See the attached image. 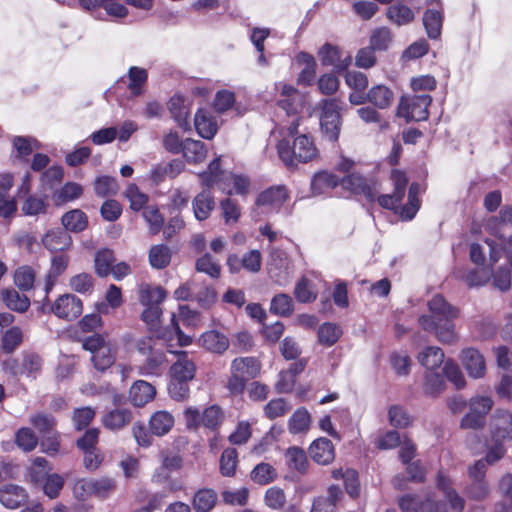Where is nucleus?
Listing matches in <instances>:
<instances>
[{
	"label": "nucleus",
	"instance_id": "a878e982",
	"mask_svg": "<svg viewBox=\"0 0 512 512\" xmlns=\"http://www.w3.org/2000/svg\"><path fill=\"white\" fill-rule=\"evenodd\" d=\"M419 190V184L412 183L408 190L407 203L401 207L399 203L398 207L394 209V211L399 214L402 220L410 221L416 216L420 208V200L418 198Z\"/></svg>",
	"mask_w": 512,
	"mask_h": 512
},
{
	"label": "nucleus",
	"instance_id": "4468645a",
	"mask_svg": "<svg viewBox=\"0 0 512 512\" xmlns=\"http://www.w3.org/2000/svg\"><path fill=\"white\" fill-rule=\"evenodd\" d=\"M250 188V179L243 174H235L232 172L223 175L219 185V189L227 195H240L244 196L248 193Z\"/></svg>",
	"mask_w": 512,
	"mask_h": 512
},
{
	"label": "nucleus",
	"instance_id": "e433bc0d",
	"mask_svg": "<svg viewBox=\"0 0 512 512\" xmlns=\"http://www.w3.org/2000/svg\"><path fill=\"white\" fill-rule=\"evenodd\" d=\"M166 297L163 288L141 284L139 287V301L144 306L159 305Z\"/></svg>",
	"mask_w": 512,
	"mask_h": 512
},
{
	"label": "nucleus",
	"instance_id": "7c9ffc66",
	"mask_svg": "<svg viewBox=\"0 0 512 512\" xmlns=\"http://www.w3.org/2000/svg\"><path fill=\"white\" fill-rule=\"evenodd\" d=\"M168 109L172 115V118L180 128L184 130H188L190 128L188 121L189 110L181 96L175 95L171 97L168 103Z\"/></svg>",
	"mask_w": 512,
	"mask_h": 512
},
{
	"label": "nucleus",
	"instance_id": "69168bd1",
	"mask_svg": "<svg viewBox=\"0 0 512 512\" xmlns=\"http://www.w3.org/2000/svg\"><path fill=\"white\" fill-rule=\"evenodd\" d=\"M116 488V481L112 477L103 476L100 478H93V496L106 499Z\"/></svg>",
	"mask_w": 512,
	"mask_h": 512
},
{
	"label": "nucleus",
	"instance_id": "aec40b11",
	"mask_svg": "<svg viewBox=\"0 0 512 512\" xmlns=\"http://www.w3.org/2000/svg\"><path fill=\"white\" fill-rule=\"evenodd\" d=\"M12 147L14 158L26 162L34 150L40 149L41 144L31 136H13Z\"/></svg>",
	"mask_w": 512,
	"mask_h": 512
},
{
	"label": "nucleus",
	"instance_id": "49530a36",
	"mask_svg": "<svg viewBox=\"0 0 512 512\" xmlns=\"http://www.w3.org/2000/svg\"><path fill=\"white\" fill-rule=\"evenodd\" d=\"M149 263L155 269L167 267L171 261V250L164 244L154 245L149 250Z\"/></svg>",
	"mask_w": 512,
	"mask_h": 512
},
{
	"label": "nucleus",
	"instance_id": "c85d7f7f",
	"mask_svg": "<svg viewBox=\"0 0 512 512\" xmlns=\"http://www.w3.org/2000/svg\"><path fill=\"white\" fill-rule=\"evenodd\" d=\"M200 343L205 349L219 354L226 351L229 347L228 338L216 330L203 333L200 337Z\"/></svg>",
	"mask_w": 512,
	"mask_h": 512
},
{
	"label": "nucleus",
	"instance_id": "f8f14e48",
	"mask_svg": "<svg viewBox=\"0 0 512 512\" xmlns=\"http://www.w3.org/2000/svg\"><path fill=\"white\" fill-rule=\"evenodd\" d=\"M82 301L75 295L60 296L52 306L53 313L62 319L73 320L82 313Z\"/></svg>",
	"mask_w": 512,
	"mask_h": 512
},
{
	"label": "nucleus",
	"instance_id": "bb28decb",
	"mask_svg": "<svg viewBox=\"0 0 512 512\" xmlns=\"http://www.w3.org/2000/svg\"><path fill=\"white\" fill-rule=\"evenodd\" d=\"M290 263L285 254L275 251L271 254L270 273L279 284H285L289 280Z\"/></svg>",
	"mask_w": 512,
	"mask_h": 512
},
{
	"label": "nucleus",
	"instance_id": "0e129e2a",
	"mask_svg": "<svg viewBox=\"0 0 512 512\" xmlns=\"http://www.w3.org/2000/svg\"><path fill=\"white\" fill-rule=\"evenodd\" d=\"M195 268L198 272L205 273L212 278H218L221 272L219 262L208 253L197 259Z\"/></svg>",
	"mask_w": 512,
	"mask_h": 512
},
{
	"label": "nucleus",
	"instance_id": "c03bdc74",
	"mask_svg": "<svg viewBox=\"0 0 512 512\" xmlns=\"http://www.w3.org/2000/svg\"><path fill=\"white\" fill-rule=\"evenodd\" d=\"M83 193V188L76 182H67L53 195L54 202L62 205L78 199Z\"/></svg>",
	"mask_w": 512,
	"mask_h": 512
},
{
	"label": "nucleus",
	"instance_id": "37998d69",
	"mask_svg": "<svg viewBox=\"0 0 512 512\" xmlns=\"http://www.w3.org/2000/svg\"><path fill=\"white\" fill-rule=\"evenodd\" d=\"M228 172H224L220 169V157L215 158L208 165L207 170L199 174L201 184L207 188L217 184L220 185L221 178L223 175H227Z\"/></svg>",
	"mask_w": 512,
	"mask_h": 512
},
{
	"label": "nucleus",
	"instance_id": "774afa93",
	"mask_svg": "<svg viewBox=\"0 0 512 512\" xmlns=\"http://www.w3.org/2000/svg\"><path fill=\"white\" fill-rule=\"evenodd\" d=\"M310 424V414L304 408L296 410L289 419V430L293 434L304 432Z\"/></svg>",
	"mask_w": 512,
	"mask_h": 512
},
{
	"label": "nucleus",
	"instance_id": "e2e57ef3",
	"mask_svg": "<svg viewBox=\"0 0 512 512\" xmlns=\"http://www.w3.org/2000/svg\"><path fill=\"white\" fill-rule=\"evenodd\" d=\"M48 203L44 197L36 195H29L22 204V212L26 216H37L45 214L47 211Z\"/></svg>",
	"mask_w": 512,
	"mask_h": 512
},
{
	"label": "nucleus",
	"instance_id": "a211bd4d",
	"mask_svg": "<svg viewBox=\"0 0 512 512\" xmlns=\"http://www.w3.org/2000/svg\"><path fill=\"white\" fill-rule=\"evenodd\" d=\"M494 437L512 439V411L497 409L492 417Z\"/></svg>",
	"mask_w": 512,
	"mask_h": 512
},
{
	"label": "nucleus",
	"instance_id": "412c9836",
	"mask_svg": "<svg viewBox=\"0 0 512 512\" xmlns=\"http://www.w3.org/2000/svg\"><path fill=\"white\" fill-rule=\"evenodd\" d=\"M194 125L197 133L204 139H212L217 133V122L206 109H199L195 114Z\"/></svg>",
	"mask_w": 512,
	"mask_h": 512
},
{
	"label": "nucleus",
	"instance_id": "f257e3e1",
	"mask_svg": "<svg viewBox=\"0 0 512 512\" xmlns=\"http://www.w3.org/2000/svg\"><path fill=\"white\" fill-rule=\"evenodd\" d=\"M390 181L393 185V192L383 195H378L379 190L374 180L356 173L344 177L341 180V186L355 195L364 196L370 202L377 200L378 204L384 209L394 210L405 196L408 179L404 172L393 169L390 174Z\"/></svg>",
	"mask_w": 512,
	"mask_h": 512
},
{
	"label": "nucleus",
	"instance_id": "2f4dec72",
	"mask_svg": "<svg viewBox=\"0 0 512 512\" xmlns=\"http://www.w3.org/2000/svg\"><path fill=\"white\" fill-rule=\"evenodd\" d=\"M173 425V415L164 410L155 412L149 420L150 431L156 436L167 434L172 429Z\"/></svg>",
	"mask_w": 512,
	"mask_h": 512
},
{
	"label": "nucleus",
	"instance_id": "338daca9",
	"mask_svg": "<svg viewBox=\"0 0 512 512\" xmlns=\"http://www.w3.org/2000/svg\"><path fill=\"white\" fill-rule=\"evenodd\" d=\"M35 281V273L29 266H21L14 273V283L22 291L30 290Z\"/></svg>",
	"mask_w": 512,
	"mask_h": 512
},
{
	"label": "nucleus",
	"instance_id": "8fccbe9b",
	"mask_svg": "<svg viewBox=\"0 0 512 512\" xmlns=\"http://www.w3.org/2000/svg\"><path fill=\"white\" fill-rule=\"evenodd\" d=\"M424 392L432 397L438 396L445 389V379L442 372L427 370L424 382Z\"/></svg>",
	"mask_w": 512,
	"mask_h": 512
},
{
	"label": "nucleus",
	"instance_id": "3c124183",
	"mask_svg": "<svg viewBox=\"0 0 512 512\" xmlns=\"http://www.w3.org/2000/svg\"><path fill=\"white\" fill-rule=\"evenodd\" d=\"M358 117L366 124H375L381 131L389 128V121L385 119L374 107L365 106L357 109Z\"/></svg>",
	"mask_w": 512,
	"mask_h": 512
},
{
	"label": "nucleus",
	"instance_id": "09e8293b",
	"mask_svg": "<svg viewBox=\"0 0 512 512\" xmlns=\"http://www.w3.org/2000/svg\"><path fill=\"white\" fill-rule=\"evenodd\" d=\"M285 461L290 469L304 473L307 468L308 460L306 453L299 447H290L285 452Z\"/></svg>",
	"mask_w": 512,
	"mask_h": 512
},
{
	"label": "nucleus",
	"instance_id": "6e6d98bb",
	"mask_svg": "<svg viewBox=\"0 0 512 512\" xmlns=\"http://www.w3.org/2000/svg\"><path fill=\"white\" fill-rule=\"evenodd\" d=\"M93 366L98 371H105L115 362V352L111 345L102 346L99 351L91 356Z\"/></svg>",
	"mask_w": 512,
	"mask_h": 512
},
{
	"label": "nucleus",
	"instance_id": "2eb2a0df",
	"mask_svg": "<svg viewBox=\"0 0 512 512\" xmlns=\"http://www.w3.org/2000/svg\"><path fill=\"white\" fill-rule=\"evenodd\" d=\"M287 199V191L283 186L270 187L261 192L255 201L256 206L263 207L266 210H276Z\"/></svg>",
	"mask_w": 512,
	"mask_h": 512
},
{
	"label": "nucleus",
	"instance_id": "4be33fe9",
	"mask_svg": "<svg viewBox=\"0 0 512 512\" xmlns=\"http://www.w3.org/2000/svg\"><path fill=\"white\" fill-rule=\"evenodd\" d=\"M155 394L156 390L153 385L144 380H138L131 386L129 398L134 406L142 407L153 400Z\"/></svg>",
	"mask_w": 512,
	"mask_h": 512
},
{
	"label": "nucleus",
	"instance_id": "72a5a7b5",
	"mask_svg": "<svg viewBox=\"0 0 512 512\" xmlns=\"http://www.w3.org/2000/svg\"><path fill=\"white\" fill-rule=\"evenodd\" d=\"M443 15L439 9H427L423 15V25L430 39H437L441 35Z\"/></svg>",
	"mask_w": 512,
	"mask_h": 512
},
{
	"label": "nucleus",
	"instance_id": "423d86ee",
	"mask_svg": "<svg viewBox=\"0 0 512 512\" xmlns=\"http://www.w3.org/2000/svg\"><path fill=\"white\" fill-rule=\"evenodd\" d=\"M318 107L321 132L328 140L336 141L342 126L340 101L336 98L323 99Z\"/></svg>",
	"mask_w": 512,
	"mask_h": 512
},
{
	"label": "nucleus",
	"instance_id": "cd10ccee",
	"mask_svg": "<svg viewBox=\"0 0 512 512\" xmlns=\"http://www.w3.org/2000/svg\"><path fill=\"white\" fill-rule=\"evenodd\" d=\"M368 102L378 109H387L394 100L393 91L385 85H375L367 92Z\"/></svg>",
	"mask_w": 512,
	"mask_h": 512
},
{
	"label": "nucleus",
	"instance_id": "f3484780",
	"mask_svg": "<svg viewBox=\"0 0 512 512\" xmlns=\"http://www.w3.org/2000/svg\"><path fill=\"white\" fill-rule=\"evenodd\" d=\"M214 207V196L209 188L203 189L192 200L193 213L198 221H204L209 218L211 212L214 210Z\"/></svg>",
	"mask_w": 512,
	"mask_h": 512
},
{
	"label": "nucleus",
	"instance_id": "4c0bfd02",
	"mask_svg": "<svg viewBox=\"0 0 512 512\" xmlns=\"http://www.w3.org/2000/svg\"><path fill=\"white\" fill-rule=\"evenodd\" d=\"M386 16L397 26L407 25L415 18L412 9L404 4L391 5L386 11Z\"/></svg>",
	"mask_w": 512,
	"mask_h": 512
},
{
	"label": "nucleus",
	"instance_id": "b1692460",
	"mask_svg": "<svg viewBox=\"0 0 512 512\" xmlns=\"http://www.w3.org/2000/svg\"><path fill=\"white\" fill-rule=\"evenodd\" d=\"M42 243L49 251L56 252L67 249L71 245L72 239L66 230L57 228L48 231L42 237Z\"/></svg>",
	"mask_w": 512,
	"mask_h": 512
},
{
	"label": "nucleus",
	"instance_id": "4d7b16f0",
	"mask_svg": "<svg viewBox=\"0 0 512 512\" xmlns=\"http://www.w3.org/2000/svg\"><path fill=\"white\" fill-rule=\"evenodd\" d=\"M131 420V413L127 409H115L110 411L103 419L104 426L111 430H118L127 425Z\"/></svg>",
	"mask_w": 512,
	"mask_h": 512
},
{
	"label": "nucleus",
	"instance_id": "79ce46f5",
	"mask_svg": "<svg viewBox=\"0 0 512 512\" xmlns=\"http://www.w3.org/2000/svg\"><path fill=\"white\" fill-rule=\"evenodd\" d=\"M2 301L9 309L18 313L25 312L30 306L29 298L14 289L2 292Z\"/></svg>",
	"mask_w": 512,
	"mask_h": 512
},
{
	"label": "nucleus",
	"instance_id": "f704fd0d",
	"mask_svg": "<svg viewBox=\"0 0 512 512\" xmlns=\"http://www.w3.org/2000/svg\"><path fill=\"white\" fill-rule=\"evenodd\" d=\"M504 440L501 437H494L493 433H491V438L486 442V455L482 459L486 467L487 465L495 464L504 457L506 453V448L503 444Z\"/></svg>",
	"mask_w": 512,
	"mask_h": 512
},
{
	"label": "nucleus",
	"instance_id": "58836bf2",
	"mask_svg": "<svg viewBox=\"0 0 512 512\" xmlns=\"http://www.w3.org/2000/svg\"><path fill=\"white\" fill-rule=\"evenodd\" d=\"M487 225L490 230H495L494 233L498 238H503L504 229L509 225L512 226V207H502L499 215L491 217Z\"/></svg>",
	"mask_w": 512,
	"mask_h": 512
},
{
	"label": "nucleus",
	"instance_id": "9b49d317",
	"mask_svg": "<svg viewBox=\"0 0 512 512\" xmlns=\"http://www.w3.org/2000/svg\"><path fill=\"white\" fill-rule=\"evenodd\" d=\"M318 56L323 66H332L337 71L346 70L352 62V58L349 54L344 56L338 46L330 43H325L319 49Z\"/></svg>",
	"mask_w": 512,
	"mask_h": 512
},
{
	"label": "nucleus",
	"instance_id": "20e7f679",
	"mask_svg": "<svg viewBox=\"0 0 512 512\" xmlns=\"http://www.w3.org/2000/svg\"><path fill=\"white\" fill-rule=\"evenodd\" d=\"M138 352L145 356V360L138 366V373L142 376H159L168 363L165 352L156 348V340L152 337L137 341Z\"/></svg>",
	"mask_w": 512,
	"mask_h": 512
},
{
	"label": "nucleus",
	"instance_id": "de8ad7c7",
	"mask_svg": "<svg viewBox=\"0 0 512 512\" xmlns=\"http://www.w3.org/2000/svg\"><path fill=\"white\" fill-rule=\"evenodd\" d=\"M317 334L319 343L330 347L339 340L342 335V329L335 323L326 322L320 325Z\"/></svg>",
	"mask_w": 512,
	"mask_h": 512
},
{
	"label": "nucleus",
	"instance_id": "473e14b6",
	"mask_svg": "<svg viewBox=\"0 0 512 512\" xmlns=\"http://www.w3.org/2000/svg\"><path fill=\"white\" fill-rule=\"evenodd\" d=\"M26 498L25 490L18 485L7 484L2 487V505L7 508H18Z\"/></svg>",
	"mask_w": 512,
	"mask_h": 512
},
{
	"label": "nucleus",
	"instance_id": "39448f33",
	"mask_svg": "<svg viewBox=\"0 0 512 512\" xmlns=\"http://www.w3.org/2000/svg\"><path fill=\"white\" fill-rule=\"evenodd\" d=\"M280 90V98L277 101L278 109L285 113L288 117H292L290 125L287 130L290 135L297 132L299 126L298 114L301 112L304 105L303 95L293 86L288 84L279 83L276 85Z\"/></svg>",
	"mask_w": 512,
	"mask_h": 512
},
{
	"label": "nucleus",
	"instance_id": "c9c22d12",
	"mask_svg": "<svg viewBox=\"0 0 512 512\" xmlns=\"http://www.w3.org/2000/svg\"><path fill=\"white\" fill-rule=\"evenodd\" d=\"M182 152L186 160L190 163L202 162L207 155L206 146L202 141L189 138L183 141Z\"/></svg>",
	"mask_w": 512,
	"mask_h": 512
},
{
	"label": "nucleus",
	"instance_id": "864d4df0",
	"mask_svg": "<svg viewBox=\"0 0 512 512\" xmlns=\"http://www.w3.org/2000/svg\"><path fill=\"white\" fill-rule=\"evenodd\" d=\"M217 494L211 489L199 490L193 499V508L196 512H209L216 504Z\"/></svg>",
	"mask_w": 512,
	"mask_h": 512
},
{
	"label": "nucleus",
	"instance_id": "9d476101",
	"mask_svg": "<svg viewBox=\"0 0 512 512\" xmlns=\"http://www.w3.org/2000/svg\"><path fill=\"white\" fill-rule=\"evenodd\" d=\"M185 169V163L181 159H172L168 162H160L151 167L148 179L154 184L159 185L166 179H174Z\"/></svg>",
	"mask_w": 512,
	"mask_h": 512
},
{
	"label": "nucleus",
	"instance_id": "603ef678",
	"mask_svg": "<svg viewBox=\"0 0 512 512\" xmlns=\"http://www.w3.org/2000/svg\"><path fill=\"white\" fill-rule=\"evenodd\" d=\"M221 216L226 225L236 224L241 217V208L238 202L231 198L220 201Z\"/></svg>",
	"mask_w": 512,
	"mask_h": 512
},
{
	"label": "nucleus",
	"instance_id": "13d9d810",
	"mask_svg": "<svg viewBox=\"0 0 512 512\" xmlns=\"http://www.w3.org/2000/svg\"><path fill=\"white\" fill-rule=\"evenodd\" d=\"M125 197L130 203V208L136 212L144 210L149 200L148 195L140 191L139 187L134 183L127 186Z\"/></svg>",
	"mask_w": 512,
	"mask_h": 512
},
{
	"label": "nucleus",
	"instance_id": "7ed1b4c3",
	"mask_svg": "<svg viewBox=\"0 0 512 512\" xmlns=\"http://www.w3.org/2000/svg\"><path fill=\"white\" fill-rule=\"evenodd\" d=\"M277 151L279 158L286 166H294L297 162L312 161L318 155L313 140L306 134L296 137L293 146L285 139L279 141Z\"/></svg>",
	"mask_w": 512,
	"mask_h": 512
},
{
	"label": "nucleus",
	"instance_id": "393cba45",
	"mask_svg": "<svg viewBox=\"0 0 512 512\" xmlns=\"http://www.w3.org/2000/svg\"><path fill=\"white\" fill-rule=\"evenodd\" d=\"M437 485L443 491L451 512H463L465 506L464 499L450 487V479L441 472L437 476Z\"/></svg>",
	"mask_w": 512,
	"mask_h": 512
},
{
	"label": "nucleus",
	"instance_id": "6ab92c4d",
	"mask_svg": "<svg viewBox=\"0 0 512 512\" xmlns=\"http://www.w3.org/2000/svg\"><path fill=\"white\" fill-rule=\"evenodd\" d=\"M311 458L321 465H327L335 457L334 446L327 438L316 439L309 448Z\"/></svg>",
	"mask_w": 512,
	"mask_h": 512
},
{
	"label": "nucleus",
	"instance_id": "ea45409f",
	"mask_svg": "<svg viewBox=\"0 0 512 512\" xmlns=\"http://www.w3.org/2000/svg\"><path fill=\"white\" fill-rule=\"evenodd\" d=\"M418 360L427 370H435L445 363L444 352L439 347L429 346L419 354Z\"/></svg>",
	"mask_w": 512,
	"mask_h": 512
},
{
	"label": "nucleus",
	"instance_id": "a18cd8bd",
	"mask_svg": "<svg viewBox=\"0 0 512 512\" xmlns=\"http://www.w3.org/2000/svg\"><path fill=\"white\" fill-rule=\"evenodd\" d=\"M276 469L269 463L257 464L250 473L251 480L259 485H267L277 479Z\"/></svg>",
	"mask_w": 512,
	"mask_h": 512
},
{
	"label": "nucleus",
	"instance_id": "680f3d73",
	"mask_svg": "<svg viewBox=\"0 0 512 512\" xmlns=\"http://www.w3.org/2000/svg\"><path fill=\"white\" fill-rule=\"evenodd\" d=\"M142 216L148 224L151 234L156 235L162 230L164 225V218L157 206H147L143 210Z\"/></svg>",
	"mask_w": 512,
	"mask_h": 512
},
{
	"label": "nucleus",
	"instance_id": "dca6fc26",
	"mask_svg": "<svg viewBox=\"0 0 512 512\" xmlns=\"http://www.w3.org/2000/svg\"><path fill=\"white\" fill-rule=\"evenodd\" d=\"M176 355L177 360L170 368L171 377L188 382L191 381L196 371L194 362L185 351L177 352Z\"/></svg>",
	"mask_w": 512,
	"mask_h": 512
},
{
	"label": "nucleus",
	"instance_id": "bf43d9fd",
	"mask_svg": "<svg viewBox=\"0 0 512 512\" xmlns=\"http://www.w3.org/2000/svg\"><path fill=\"white\" fill-rule=\"evenodd\" d=\"M23 331L18 326H12L2 332V351L12 352L23 341Z\"/></svg>",
	"mask_w": 512,
	"mask_h": 512
},
{
	"label": "nucleus",
	"instance_id": "6e6552de",
	"mask_svg": "<svg viewBox=\"0 0 512 512\" xmlns=\"http://www.w3.org/2000/svg\"><path fill=\"white\" fill-rule=\"evenodd\" d=\"M468 475L471 480L467 487V494L475 500L484 499L489 493V486L485 480L486 466L483 460H477L469 467Z\"/></svg>",
	"mask_w": 512,
	"mask_h": 512
},
{
	"label": "nucleus",
	"instance_id": "0eeeda50",
	"mask_svg": "<svg viewBox=\"0 0 512 512\" xmlns=\"http://www.w3.org/2000/svg\"><path fill=\"white\" fill-rule=\"evenodd\" d=\"M432 97L428 93L414 96H402L399 100L396 115L404 118L406 122L424 121L429 117L428 108Z\"/></svg>",
	"mask_w": 512,
	"mask_h": 512
},
{
	"label": "nucleus",
	"instance_id": "f03ea898",
	"mask_svg": "<svg viewBox=\"0 0 512 512\" xmlns=\"http://www.w3.org/2000/svg\"><path fill=\"white\" fill-rule=\"evenodd\" d=\"M428 314L419 317L421 328L433 334L443 344H454L458 341V333L454 320L459 315L458 308L452 306L441 295L433 296L428 302Z\"/></svg>",
	"mask_w": 512,
	"mask_h": 512
},
{
	"label": "nucleus",
	"instance_id": "5fc2aeb1",
	"mask_svg": "<svg viewBox=\"0 0 512 512\" xmlns=\"http://www.w3.org/2000/svg\"><path fill=\"white\" fill-rule=\"evenodd\" d=\"M128 79V88L131 91V94L133 96H138L142 94V86L148 79V73L144 68L132 66L128 70Z\"/></svg>",
	"mask_w": 512,
	"mask_h": 512
},
{
	"label": "nucleus",
	"instance_id": "ddd939ff",
	"mask_svg": "<svg viewBox=\"0 0 512 512\" xmlns=\"http://www.w3.org/2000/svg\"><path fill=\"white\" fill-rule=\"evenodd\" d=\"M461 362L468 375L474 379L484 377L486 373V362L479 350L469 347L461 351Z\"/></svg>",
	"mask_w": 512,
	"mask_h": 512
},
{
	"label": "nucleus",
	"instance_id": "5701e85b",
	"mask_svg": "<svg viewBox=\"0 0 512 512\" xmlns=\"http://www.w3.org/2000/svg\"><path fill=\"white\" fill-rule=\"evenodd\" d=\"M260 362L254 357L235 358L230 367V371L237 373L246 380L254 379L260 373Z\"/></svg>",
	"mask_w": 512,
	"mask_h": 512
},
{
	"label": "nucleus",
	"instance_id": "a19ab883",
	"mask_svg": "<svg viewBox=\"0 0 512 512\" xmlns=\"http://www.w3.org/2000/svg\"><path fill=\"white\" fill-rule=\"evenodd\" d=\"M62 224L65 227V230L71 232H80L83 231L88 224V219L86 214L79 210L74 209L62 216Z\"/></svg>",
	"mask_w": 512,
	"mask_h": 512
},
{
	"label": "nucleus",
	"instance_id": "1a4fd4ad",
	"mask_svg": "<svg viewBox=\"0 0 512 512\" xmlns=\"http://www.w3.org/2000/svg\"><path fill=\"white\" fill-rule=\"evenodd\" d=\"M42 367V360L36 354H28L21 364L14 359L2 361V371H9L13 375H26L36 378Z\"/></svg>",
	"mask_w": 512,
	"mask_h": 512
},
{
	"label": "nucleus",
	"instance_id": "052dcab7",
	"mask_svg": "<svg viewBox=\"0 0 512 512\" xmlns=\"http://www.w3.org/2000/svg\"><path fill=\"white\" fill-rule=\"evenodd\" d=\"M114 262V253L110 249H102L95 255L94 264L95 271L100 277H105L110 274L112 264Z\"/></svg>",
	"mask_w": 512,
	"mask_h": 512
},
{
	"label": "nucleus",
	"instance_id": "c756f323",
	"mask_svg": "<svg viewBox=\"0 0 512 512\" xmlns=\"http://www.w3.org/2000/svg\"><path fill=\"white\" fill-rule=\"evenodd\" d=\"M339 184V178L333 173L321 171L314 175L311 181V190L314 195L326 194Z\"/></svg>",
	"mask_w": 512,
	"mask_h": 512
}]
</instances>
